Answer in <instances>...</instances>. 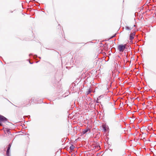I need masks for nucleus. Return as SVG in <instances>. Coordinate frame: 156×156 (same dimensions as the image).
Instances as JSON below:
<instances>
[{"label": "nucleus", "mask_w": 156, "mask_h": 156, "mask_svg": "<svg viewBox=\"0 0 156 156\" xmlns=\"http://www.w3.org/2000/svg\"><path fill=\"white\" fill-rule=\"evenodd\" d=\"M126 44H120L118 46V50L120 52H123L126 48Z\"/></svg>", "instance_id": "obj_1"}, {"label": "nucleus", "mask_w": 156, "mask_h": 156, "mask_svg": "<svg viewBox=\"0 0 156 156\" xmlns=\"http://www.w3.org/2000/svg\"><path fill=\"white\" fill-rule=\"evenodd\" d=\"M8 121V119L4 116L0 115V126H2V122H5Z\"/></svg>", "instance_id": "obj_2"}, {"label": "nucleus", "mask_w": 156, "mask_h": 156, "mask_svg": "<svg viewBox=\"0 0 156 156\" xmlns=\"http://www.w3.org/2000/svg\"><path fill=\"white\" fill-rule=\"evenodd\" d=\"M135 33L133 32V33H131L130 34L129 36V40H131V41H132V40L134 38V36L135 35Z\"/></svg>", "instance_id": "obj_3"}, {"label": "nucleus", "mask_w": 156, "mask_h": 156, "mask_svg": "<svg viewBox=\"0 0 156 156\" xmlns=\"http://www.w3.org/2000/svg\"><path fill=\"white\" fill-rule=\"evenodd\" d=\"M90 132V128H89L88 127H87L86 128V129H84V130H83V134H85L88 132L89 133Z\"/></svg>", "instance_id": "obj_4"}, {"label": "nucleus", "mask_w": 156, "mask_h": 156, "mask_svg": "<svg viewBox=\"0 0 156 156\" xmlns=\"http://www.w3.org/2000/svg\"><path fill=\"white\" fill-rule=\"evenodd\" d=\"M11 146V144H9L8 146V148H7V151H10V150Z\"/></svg>", "instance_id": "obj_5"}, {"label": "nucleus", "mask_w": 156, "mask_h": 156, "mask_svg": "<svg viewBox=\"0 0 156 156\" xmlns=\"http://www.w3.org/2000/svg\"><path fill=\"white\" fill-rule=\"evenodd\" d=\"M74 148V147L73 145H71V146L69 147L70 150L71 151L73 150Z\"/></svg>", "instance_id": "obj_6"}, {"label": "nucleus", "mask_w": 156, "mask_h": 156, "mask_svg": "<svg viewBox=\"0 0 156 156\" xmlns=\"http://www.w3.org/2000/svg\"><path fill=\"white\" fill-rule=\"evenodd\" d=\"M125 29L127 30H131L132 28L126 26L125 27Z\"/></svg>", "instance_id": "obj_7"}, {"label": "nucleus", "mask_w": 156, "mask_h": 156, "mask_svg": "<svg viewBox=\"0 0 156 156\" xmlns=\"http://www.w3.org/2000/svg\"><path fill=\"white\" fill-rule=\"evenodd\" d=\"M10 151H6V155L7 156H10L9 155Z\"/></svg>", "instance_id": "obj_8"}, {"label": "nucleus", "mask_w": 156, "mask_h": 156, "mask_svg": "<svg viewBox=\"0 0 156 156\" xmlns=\"http://www.w3.org/2000/svg\"><path fill=\"white\" fill-rule=\"evenodd\" d=\"M10 129H7L6 130V131L9 134H10Z\"/></svg>", "instance_id": "obj_9"}, {"label": "nucleus", "mask_w": 156, "mask_h": 156, "mask_svg": "<svg viewBox=\"0 0 156 156\" xmlns=\"http://www.w3.org/2000/svg\"><path fill=\"white\" fill-rule=\"evenodd\" d=\"M103 128L105 131L106 132L107 131V130L105 126H103Z\"/></svg>", "instance_id": "obj_10"}, {"label": "nucleus", "mask_w": 156, "mask_h": 156, "mask_svg": "<svg viewBox=\"0 0 156 156\" xmlns=\"http://www.w3.org/2000/svg\"><path fill=\"white\" fill-rule=\"evenodd\" d=\"M116 34H114L113 36H111L110 38V39H111L114 37H115L116 36Z\"/></svg>", "instance_id": "obj_11"}, {"label": "nucleus", "mask_w": 156, "mask_h": 156, "mask_svg": "<svg viewBox=\"0 0 156 156\" xmlns=\"http://www.w3.org/2000/svg\"><path fill=\"white\" fill-rule=\"evenodd\" d=\"M37 57V55H34V58H36Z\"/></svg>", "instance_id": "obj_12"}, {"label": "nucleus", "mask_w": 156, "mask_h": 156, "mask_svg": "<svg viewBox=\"0 0 156 156\" xmlns=\"http://www.w3.org/2000/svg\"><path fill=\"white\" fill-rule=\"evenodd\" d=\"M91 92V91L90 90H89V91H88V94H89V93H90Z\"/></svg>", "instance_id": "obj_13"}, {"label": "nucleus", "mask_w": 156, "mask_h": 156, "mask_svg": "<svg viewBox=\"0 0 156 156\" xmlns=\"http://www.w3.org/2000/svg\"><path fill=\"white\" fill-rule=\"evenodd\" d=\"M29 63H30V64H32L33 63V62H30L29 61Z\"/></svg>", "instance_id": "obj_14"}, {"label": "nucleus", "mask_w": 156, "mask_h": 156, "mask_svg": "<svg viewBox=\"0 0 156 156\" xmlns=\"http://www.w3.org/2000/svg\"><path fill=\"white\" fill-rule=\"evenodd\" d=\"M98 99H97V100H98ZM96 102L97 103H99L98 102V100H97V101H96Z\"/></svg>", "instance_id": "obj_15"}, {"label": "nucleus", "mask_w": 156, "mask_h": 156, "mask_svg": "<svg viewBox=\"0 0 156 156\" xmlns=\"http://www.w3.org/2000/svg\"><path fill=\"white\" fill-rule=\"evenodd\" d=\"M33 55V54H30L29 55V56H30V55Z\"/></svg>", "instance_id": "obj_16"}, {"label": "nucleus", "mask_w": 156, "mask_h": 156, "mask_svg": "<svg viewBox=\"0 0 156 156\" xmlns=\"http://www.w3.org/2000/svg\"><path fill=\"white\" fill-rule=\"evenodd\" d=\"M28 117H30V115H28L27 116Z\"/></svg>", "instance_id": "obj_17"}, {"label": "nucleus", "mask_w": 156, "mask_h": 156, "mask_svg": "<svg viewBox=\"0 0 156 156\" xmlns=\"http://www.w3.org/2000/svg\"><path fill=\"white\" fill-rule=\"evenodd\" d=\"M39 58H41V57H39Z\"/></svg>", "instance_id": "obj_18"}]
</instances>
